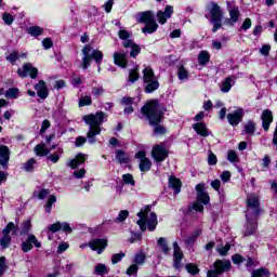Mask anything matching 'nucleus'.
<instances>
[{"label": "nucleus", "mask_w": 277, "mask_h": 277, "mask_svg": "<svg viewBox=\"0 0 277 277\" xmlns=\"http://www.w3.org/2000/svg\"><path fill=\"white\" fill-rule=\"evenodd\" d=\"M260 205L261 203L259 202V196H248L246 211L247 229L245 232V235H254V233H256V219L261 213Z\"/></svg>", "instance_id": "1"}, {"label": "nucleus", "mask_w": 277, "mask_h": 277, "mask_svg": "<svg viewBox=\"0 0 277 277\" xmlns=\"http://www.w3.org/2000/svg\"><path fill=\"white\" fill-rule=\"evenodd\" d=\"M82 120L88 124L89 131L87 133L89 144L96 142V135H101V126L106 122L107 114L97 111L82 117Z\"/></svg>", "instance_id": "2"}, {"label": "nucleus", "mask_w": 277, "mask_h": 277, "mask_svg": "<svg viewBox=\"0 0 277 277\" xmlns=\"http://www.w3.org/2000/svg\"><path fill=\"white\" fill-rule=\"evenodd\" d=\"M143 116H146L149 124H159L163 118V113L159 109V102L150 101L141 109Z\"/></svg>", "instance_id": "3"}, {"label": "nucleus", "mask_w": 277, "mask_h": 277, "mask_svg": "<svg viewBox=\"0 0 277 277\" xmlns=\"http://www.w3.org/2000/svg\"><path fill=\"white\" fill-rule=\"evenodd\" d=\"M137 216L140 220L136 222V224L140 226L141 230H146V226L148 230H155L157 228V214L155 212H150L149 209L140 211L137 213Z\"/></svg>", "instance_id": "4"}, {"label": "nucleus", "mask_w": 277, "mask_h": 277, "mask_svg": "<svg viewBox=\"0 0 277 277\" xmlns=\"http://www.w3.org/2000/svg\"><path fill=\"white\" fill-rule=\"evenodd\" d=\"M82 68L83 70H88L92 60L96 62L98 66H101V62H103V52L100 50H92V47L85 45L82 49Z\"/></svg>", "instance_id": "5"}, {"label": "nucleus", "mask_w": 277, "mask_h": 277, "mask_svg": "<svg viewBox=\"0 0 277 277\" xmlns=\"http://www.w3.org/2000/svg\"><path fill=\"white\" fill-rule=\"evenodd\" d=\"M197 192V201L193 203L194 211H198L199 213H202L205 211L203 205H209L211 197H209V193L205 190V184H198L196 186Z\"/></svg>", "instance_id": "6"}, {"label": "nucleus", "mask_w": 277, "mask_h": 277, "mask_svg": "<svg viewBox=\"0 0 277 277\" xmlns=\"http://www.w3.org/2000/svg\"><path fill=\"white\" fill-rule=\"evenodd\" d=\"M230 261L228 260H216L212 268L207 272V277H220L224 272H230Z\"/></svg>", "instance_id": "7"}, {"label": "nucleus", "mask_w": 277, "mask_h": 277, "mask_svg": "<svg viewBox=\"0 0 277 277\" xmlns=\"http://www.w3.org/2000/svg\"><path fill=\"white\" fill-rule=\"evenodd\" d=\"M10 233L16 235L18 233V227L10 222L5 228L2 229V238L0 239V246L5 250V248H10V243H12V237H10Z\"/></svg>", "instance_id": "8"}, {"label": "nucleus", "mask_w": 277, "mask_h": 277, "mask_svg": "<svg viewBox=\"0 0 277 277\" xmlns=\"http://www.w3.org/2000/svg\"><path fill=\"white\" fill-rule=\"evenodd\" d=\"M10 161V148L5 145L0 146V166L5 168ZM8 181V172L0 171V185Z\"/></svg>", "instance_id": "9"}, {"label": "nucleus", "mask_w": 277, "mask_h": 277, "mask_svg": "<svg viewBox=\"0 0 277 277\" xmlns=\"http://www.w3.org/2000/svg\"><path fill=\"white\" fill-rule=\"evenodd\" d=\"M151 157L158 163L166 161V159H168V148H166L163 145L154 146L151 149Z\"/></svg>", "instance_id": "10"}, {"label": "nucleus", "mask_w": 277, "mask_h": 277, "mask_svg": "<svg viewBox=\"0 0 277 277\" xmlns=\"http://www.w3.org/2000/svg\"><path fill=\"white\" fill-rule=\"evenodd\" d=\"M89 248L97 254H103L107 248V238H93L89 241Z\"/></svg>", "instance_id": "11"}, {"label": "nucleus", "mask_w": 277, "mask_h": 277, "mask_svg": "<svg viewBox=\"0 0 277 277\" xmlns=\"http://www.w3.org/2000/svg\"><path fill=\"white\" fill-rule=\"evenodd\" d=\"M243 116H246V111L243 110V108L238 107L234 111L227 114L228 123L232 127H237L239 122L243 120Z\"/></svg>", "instance_id": "12"}, {"label": "nucleus", "mask_w": 277, "mask_h": 277, "mask_svg": "<svg viewBox=\"0 0 277 277\" xmlns=\"http://www.w3.org/2000/svg\"><path fill=\"white\" fill-rule=\"evenodd\" d=\"M17 75L22 78L30 77L31 79H36L38 77V68L34 67L31 63H26L17 70Z\"/></svg>", "instance_id": "13"}, {"label": "nucleus", "mask_w": 277, "mask_h": 277, "mask_svg": "<svg viewBox=\"0 0 277 277\" xmlns=\"http://www.w3.org/2000/svg\"><path fill=\"white\" fill-rule=\"evenodd\" d=\"M135 158L140 159L138 168L141 172H148L153 168V162L146 157V151L140 150L135 154Z\"/></svg>", "instance_id": "14"}, {"label": "nucleus", "mask_w": 277, "mask_h": 277, "mask_svg": "<svg viewBox=\"0 0 277 277\" xmlns=\"http://www.w3.org/2000/svg\"><path fill=\"white\" fill-rule=\"evenodd\" d=\"M34 246L35 248H42V242L34 234H29L26 241L22 243V250L24 252H30V250H34Z\"/></svg>", "instance_id": "15"}, {"label": "nucleus", "mask_w": 277, "mask_h": 277, "mask_svg": "<svg viewBox=\"0 0 277 277\" xmlns=\"http://www.w3.org/2000/svg\"><path fill=\"white\" fill-rule=\"evenodd\" d=\"M49 233H60V230H63V233L70 234L72 233V227H70V223L68 222H56L54 224H50L48 226Z\"/></svg>", "instance_id": "16"}, {"label": "nucleus", "mask_w": 277, "mask_h": 277, "mask_svg": "<svg viewBox=\"0 0 277 277\" xmlns=\"http://www.w3.org/2000/svg\"><path fill=\"white\" fill-rule=\"evenodd\" d=\"M183 251L181 250V247H179V242H173V267L175 269H181L183 267Z\"/></svg>", "instance_id": "17"}, {"label": "nucleus", "mask_w": 277, "mask_h": 277, "mask_svg": "<svg viewBox=\"0 0 277 277\" xmlns=\"http://www.w3.org/2000/svg\"><path fill=\"white\" fill-rule=\"evenodd\" d=\"M172 14H174V8L171 5H167L164 11L157 12V19L160 25H166L169 18H172Z\"/></svg>", "instance_id": "18"}, {"label": "nucleus", "mask_w": 277, "mask_h": 277, "mask_svg": "<svg viewBox=\"0 0 277 277\" xmlns=\"http://www.w3.org/2000/svg\"><path fill=\"white\" fill-rule=\"evenodd\" d=\"M88 161V155L85 154H78L74 159L67 162L68 168L72 170L79 168V166H83V162Z\"/></svg>", "instance_id": "19"}, {"label": "nucleus", "mask_w": 277, "mask_h": 277, "mask_svg": "<svg viewBox=\"0 0 277 277\" xmlns=\"http://www.w3.org/2000/svg\"><path fill=\"white\" fill-rule=\"evenodd\" d=\"M88 161V155L85 154H78L74 159L67 162L68 168L72 170L79 168V166H83V162Z\"/></svg>", "instance_id": "20"}, {"label": "nucleus", "mask_w": 277, "mask_h": 277, "mask_svg": "<svg viewBox=\"0 0 277 277\" xmlns=\"http://www.w3.org/2000/svg\"><path fill=\"white\" fill-rule=\"evenodd\" d=\"M35 90L37 91V96H39V98L44 100L49 96V88H47V82H44V80H40L35 84Z\"/></svg>", "instance_id": "21"}, {"label": "nucleus", "mask_w": 277, "mask_h": 277, "mask_svg": "<svg viewBox=\"0 0 277 277\" xmlns=\"http://www.w3.org/2000/svg\"><path fill=\"white\" fill-rule=\"evenodd\" d=\"M122 44L124 49H131L130 57H136L142 51L140 45H137L133 40H126L122 42Z\"/></svg>", "instance_id": "22"}, {"label": "nucleus", "mask_w": 277, "mask_h": 277, "mask_svg": "<svg viewBox=\"0 0 277 277\" xmlns=\"http://www.w3.org/2000/svg\"><path fill=\"white\" fill-rule=\"evenodd\" d=\"M262 127L264 129V131H269V124H272L274 122V115L272 114V110H264L262 116Z\"/></svg>", "instance_id": "23"}, {"label": "nucleus", "mask_w": 277, "mask_h": 277, "mask_svg": "<svg viewBox=\"0 0 277 277\" xmlns=\"http://www.w3.org/2000/svg\"><path fill=\"white\" fill-rule=\"evenodd\" d=\"M114 62L116 66H120V68H127L129 61H127V53L124 52H115L114 53Z\"/></svg>", "instance_id": "24"}, {"label": "nucleus", "mask_w": 277, "mask_h": 277, "mask_svg": "<svg viewBox=\"0 0 277 277\" xmlns=\"http://www.w3.org/2000/svg\"><path fill=\"white\" fill-rule=\"evenodd\" d=\"M235 83H236L235 77L230 76L225 78L220 85L221 92H223L224 94H228V92H230Z\"/></svg>", "instance_id": "25"}, {"label": "nucleus", "mask_w": 277, "mask_h": 277, "mask_svg": "<svg viewBox=\"0 0 277 277\" xmlns=\"http://www.w3.org/2000/svg\"><path fill=\"white\" fill-rule=\"evenodd\" d=\"M211 21H222L223 12L222 8L216 3H211L210 6Z\"/></svg>", "instance_id": "26"}, {"label": "nucleus", "mask_w": 277, "mask_h": 277, "mask_svg": "<svg viewBox=\"0 0 277 277\" xmlns=\"http://www.w3.org/2000/svg\"><path fill=\"white\" fill-rule=\"evenodd\" d=\"M155 21V15L150 11L141 12L137 15V23H143L144 25Z\"/></svg>", "instance_id": "27"}, {"label": "nucleus", "mask_w": 277, "mask_h": 277, "mask_svg": "<svg viewBox=\"0 0 277 277\" xmlns=\"http://www.w3.org/2000/svg\"><path fill=\"white\" fill-rule=\"evenodd\" d=\"M193 129L198 135H201V137H209V128H207V124L203 122L194 123Z\"/></svg>", "instance_id": "28"}, {"label": "nucleus", "mask_w": 277, "mask_h": 277, "mask_svg": "<svg viewBox=\"0 0 277 277\" xmlns=\"http://www.w3.org/2000/svg\"><path fill=\"white\" fill-rule=\"evenodd\" d=\"M157 80V76H155V71L153 70V67H145L143 69V81L148 82V81H155Z\"/></svg>", "instance_id": "29"}, {"label": "nucleus", "mask_w": 277, "mask_h": 277, "mask_svg": "<svg viewBox=\"0 0 277 277\" xmlns=\"http://www.w3.org/2000/svg\"><path fill=\"white\" fill-rule=\"evenodd\" d=\"M227 5H228V12H229V21L230 23H237V21H239V6H230V2L227 1Z\"/></svg>", "instance_id": "30"}, {"label": "nucleus", "mask_w": 277, "mask_h": 277, "mask_svg": "<svg viewBox=\"0 0 277 277\" xmlns=\"http://www.w3.org/2000/svg\"><path fill=\"white\" fill-rule=\"evenodd\" d=\"M144 263H146V254L144 252L135 253L132 259V264L136 265V267H141Z\"/></svg>", "instance_id": "31"}, {"label": "nucleus", "mask_w": 277, "mask_h": 277, "mask_svg": "<svg viewBox=\"0 0 277 277\" xmlns=\"http://www.w3.org/2000/svg\"><path fill=\"white\" fill-rule=\"evenodd\" d=\"M146 84L145 92L147 94H153L156 90H159V80H149L148 82H144Z\"/></svg>", "instance_id": "32"}, {"label": "nucleus", "mask_w": 277, "mask_h": 277, "mask_svg": "<svg viewBox=\"0 0 277 277\" xmlns=\"http://www.w3.org/2000/svg\"><path fill=\"white\" fill-rule=\"evenodd\" d=\"M27 34H29V36L32 38H39V36L44 34V28L40 26H30L27 28Z\"/></svg>", "instance_id": "33"}, {"label": "nucleus", "mask_w": 277, "mask_h": 277, "mask_svg": "<svg viewBox=\"0 0 277 277\" xmlns=\"http://www.w3.org/2000/svg\"><path fill=\"white\" fill-rule=\"evenodd\" d=\"M157 29H159V25L154 19V21L145 24V27L142 29V31H143V34H155V31Z\"/></svg>", "instance_id": "34"}, {"label": "nucleus", "mask_w": 277, "mask_h": 277, "mask_svg": "<svg viewBox=\"0 0 277 277\" xmlns=\"http://www.w3.org/2000/svg\"><path fill=\"white\" fill-rule=\"evenodd\" d=\"M35 153L38 157H47V155H49L51 150L47 148V145H44L43 143H40L35 147Z\"/></svg>", "instance_id": "35"}, {"label": "nucleus", "mask_w": 277, "mask_h": 277, "mask_svg": "<svg viewBox=\"0 0 277 277\" xmlns=\"http://www.w3.org/2000/svg\"><path fill=\"white\" fill-rule=\"evenodd\" d=\"M157 246L160 248L163 254H170V247L168 246V240L164 237H160L157 240Z\"/></svg>", "instance_id": "36"}, {"label": "nucleus", "mask_w": 277, "mask_h": 277, "mask_svg": "<svg viewBox=\"0 0 277 277\" xmlns=\"http://www.w3.org/2000/svg\"><path fill=\"white\" fill-rule=\"evenodd\" d=\"M169 187L174 189L175 194H181V180L176 177H169Z\"/></svg>", "instance_id": "37"}, {"label": "nucleus", "mask_w": 277, "mask_h": 277, "mask_svg": "<svg viewBox=\"0 0 277 277\" xmlns=\"http://www.w3.org/2000/svg\"><path fill=\"white\" fill-rule=\"evenodd\" d=\"M5 98H13L16 100L21 96V90L18 88H10L4 93Z\"/></svg>", "instance_id": "38"}, {"label": "nucleus", "mask_w": 277, "mask_h": 277, "mask_svg": "<svg viewBox=\"0 0 277 277\" xmlns=\"http://www.w3.org/2000/svg\"><path fill=\"white\" fill-rule=\"evenodd\" d=\"M94 274L96 276H105V274H109V268L107 267V265L103 264V263H98L95 266V271Z\"/></svg>", "instance_id": "39"}, {"label": "nucleus", "mask_w": 277, "mask_h": 277, "mask_svg": "<svg viewBox=\"0 0 277 277\" xmlns=\"http://www.w3.org/2000/svg\"><path fill=\"white\" fill-rule=\"evenodd\" d=\"M177 77L180 81H187V79H189V71L185 69V66L180 65L177 67Z\"/></svg>", "instance_id": "40"}, {"label": "nucleus", "mask_w": 277, "mask_h": 277, "mask_svg": "<svg viewBox=\"0 0 277 277\" xmlns=\"http://www.w3.org/2000/svg\"><path fill=\"white\" fill-rule=\"evenodd\" d=\"M116 159L118 163H129V155L124 153L123 150H117L116 153Z\"/></svg>", "instance_id": "41"}, {"label": "nucleus", "mask_w": 277, "mask_h": 277, "mask_svg": "<svg viewBox=\"0 0 277 277\" xmlns=\"http://www.w3.org/2000/svg\"><path fill=\"white\" fill-rule=\"evenodd\" d=\"M254 131H256V123H254L252 120H249L245 124V133H247V135H254Z\"/></svg>", "instance_id": "42"}, {"label": "nucleus", "mask_w": 277, "mask_h": 277, "mask_svg": "<svg viewBox=\"0 0 277 277\" xmlns=\"http://www.w3.org/2000/svg\"><path fill=\"white\" fill-rule=\"evenodd\" d=\"M185 269L186 272H188V274H192V276H196V274H200V268H198V265L194 263L186 264Z\"/></svg>", "instance_id": "43"}, {"label": "nucleus", "mask_w": 277, "mask_h": 277, "mask_svg": "<svg viewBox=\"0 0 277 277\" xmlns=\"http://www.w3.org/2000/svg\"><path fill=\"white\" fill-rule=\"evenodd\" d=\"M269 271L267 268H258L252 272L251 277H268Z\"/></svg>", "instance_id": "44"}, {"label": "nucleus", "mask_w": 277, "mask_h": 277, "mask_svg": "<svg viewBox=\"0 0 277 277\" xmlns=\"http://www.w3.org/2000/svg\"><path fill=\"white\" fill-rule=\"evenodd\" d=\"M211 60V56L209 55V52L207 51H201L198 55V62L202 66L207 64Z\"/></svg>", "instance_id": "45"}, {"label": "nucleus", "mask_w": 277, "mask_h": 277, "mask_svg": "<svg viewBox=\"0 0 277 277\" xmlns=\"http://www.w3.org/2000/svg\"><path fill=\"white\" fill-rule=\"evenodd\" d=\"M34 168H36V159L34 158H30L23 164L25 172H34Z\"/></svg>", "instance_id": "46"}, {"label": "nucleus", "mask_w": 277, "mask_h": 277, "mask_svg": "<svg viewBox=\"0 0 277 277\" xmlns=\"http://www.w3.org/2000/svg\"><path fill=\"white\" fill-rule=\"evenodd\" d=\"M56 202H57V197H55V195H51L48 198V201L45 203V212L51 213V209H52L53 205H55Z\"/></svg>", "instance_id": "47"}, {"label": "nucleus", "mask_w": 277, "mask_h": 277, "mask_svg": "<svg viewBox=\"0 0 277 277\" xmlns=\"http://www.w3.org/2000/svg\"><path fill=\"white\" fill-rule=\"evenodd\" d=\"M200 237V229L195 230L190 236L185 239V243L192 245Z\"/></svg>", "instance_id": "48"}, {"label": "nucleus", "mask_w": 277, "mask_h": 277, "mask_svg": "<svg viewBox=\"0 0 277 277\" xmlns=\"http://www.w3.org/2000/svg\"><path fill=\"white\" fill-rule=\"evenodd\" d=\"M138 269H140V266H136V264H133V263H132V264L128 267L126 274H127V276H137Z\"/></svg>", "instance_id": "49"}, {"label": "nucleus", "mask_w": 277, "mask_h": 277, "mask_svg": "<svg viewBox=\"0 0 277 277\" xmlns=\"http://www.w3.org/2000/svg\"><path fill=\"white\" fill-rule=\"evenodd\" d=\"M29 230H31V221L27 220L22 224L21 235H28Z\"/></svg>", "instance_id": "50"}, {"label": "nucleus", "mask_w": 277, "mask_h": 277, "mask_svg": "<svg viewBox=\"0 0 277 277\" xmlns=\"http://www.w3.org/2000/svg\"><path fill=\"white\" fill-rule=\"evenodd\" d=\"M122 181L126 185H135V180L131 173H127L122 175Z\"/></svg>", "instance_id": "51"}, {"label": "nucleus", "mask_w": 277, "mask_h": 277, "mask_svg": "<svg viewBox=\"0 0 277 277\" xmlns=\"http://www.w3.org/2000/svg\"><path fill=\"white\" fill-rule=\"evenodd\" d=\"M92 105V97L91 96H83L79 100V107H85Z\"/></svg>", "instance_id": "52"}, {"label": "nucleus", "mask_w": 277, "mask_h": 277, "mask_svg": "<svg viewBox=\"0 0 277 277\" xmlns=\"http://www.w3.org/2000/svg\"><path fill=\"white\" fill-rule=\"evenodd\" d=\"M127 217H129V212L127 210H121L118 216L116 217L115 222L122 223L124 222V220H127Z\"/></svg>", "instance_id": "53"}, {"label": "nucleus", "mask_w": 277, "mask_h": 277, "mask_svg": "<svg viewBox=\"0 0 277 277\" xmlns=\"http://www.w3.org/2000/svg\"><path fill=\"white\" fill-rule=\"evenodd\" d=\"M138 79H140V74L137 72V69L130 70L129 81L131 83H135V81H137Z\"/></svg>", "instance_id": "54"}, {"label": "nucleus", "mask_w": 277, "mask_h": 277, "mask_svg": "<svg viewBox=\"0 0 277 277\" xmlns=\"http://www.w3.org/2000/svg\"><path fill=\"white\" fill-rule=\"evenodd\" d=\"M124 256H126L124 252L113 254V256H111L113 265H116V263H120V261H122V259H124Z\"/></svg>", "instance_id": "55"}, {"label": "nucleus", "mask_w": 277, "mask_h": 277, "mask_svg": "<svg viewBox=\"0 0 277 277\" xmlns=\"http://www.w3.org/2000/svg\"><path fill=\"white\" fill-rule=\"evenodd\" d=\"M14 15L10 13H3L2 14V19L4 21V25H12L14 23Z\"/></svg>", "instance_id": "56"}, {"label": "nucleus", "mask_w": 277, "mask_h": 277, "mask_svg": "<svg viewBox=\"0 0 277 277\" xmlns=\"http://www.w3.org/2000/svg\"><path fill=\"white\" fill-rule=\"evenodd\" d=\"M5 269H8L5 256H0V277L3 276V274H5Z\"/></svg>", "instance_id": "57"}, {"label": "nucleus", "mask_w": 277, "mask_h": 277, "mask_svg": "<svg viewBox=\"0 0 277 277\" xmlns=\"http://www.w3.org/2000/svg\"><path fill=\"white\" fill-rule=\"evenodd\" d=\"M216 250L221 256H226L228 250H230V245L226 243L224 247H217Z\"/></svg>", "instance_id": "58"}, {"label": "nucleus", "mask_w": 277, "mask_h": 277, "mask_svg": "<svg viewBox=\"0 0 277 277\" xmlns=\"http://www.w3.org/2000/svg\"><path fill=\"white\" fill-rule=\"evenodd\" d=\"M227 159H228V161H230V163H235V161H237L239 159V157L237 156V151L229 150L227 154Z\"/></svg>", "instance_id": "59"}, {"label": "nucleus", "mask_w": 277, "mask_h": 277, "mask_svg": "<svg viewBox=\"0 0 277 277\" xmlns=\"http://www.w3.org/2000/svg\"><path fill=\"white\" fill-rule=\"evenodd\" d=\"M18 53L17 52H12L6 56V62H10L11 64H14V62H17L18 60Z\"/></svg>", "instance_id": "60"}, {"label": "nucleus", "mask_w": 277, "mask_h": 277, "mask_svg": "<svg viewBox=\"0 0 277 277\" xmlns=\"http://www.w3.org/2000/svg\"><path fill=\"white\" fill-rule=\"evenodd\" d=\"M72 176H75V179H84L85 169H79V170L74 171Z\"/></svg>", "instance_id": "61"}, {"label": "nucleus", "mask_w": 277, "mask_h": 277, "mask_svg": "<svg viewBox=\"0 0 277 277\" xmlns=\"http://www.w3.org/2000/svg\"><path fill=\"white\" fill-rule=\"evenodd\" d=\"M129 241H130V243H135L136 241H142V234L132 233Z\"/></svg>", "instance_id": "62"}, {"label": "nucleus", "mask_w": 277, "mask_h": 277, "mask_svg": "<svg viewBox=\"0 0 277 277\" xmlns=\"http://www.w3.org/2000/svg\"><path fill=\"white\" fill-rule=\"evenodd\" d=\"M269 51H272V45H269V44H264V45L260 49L261 55H264V56L269 55Z\"/></svg>", "instance_id": "63"}, {"label": "nucleus", "mask_w": 277, "mask_h": 277, "mask_svg": "<svg viewBox=\"0 0 277 277\" xmlns=\"http://www.w3.org/2000/svg\"><path fill=\"white\" fill-rule=\"evenodd\" d=\"M70 245L68 242H61L57 248L58 254H62V252H66L67 248H69Z\"/></svg>", "instance_id": "64"}]
</instances>
